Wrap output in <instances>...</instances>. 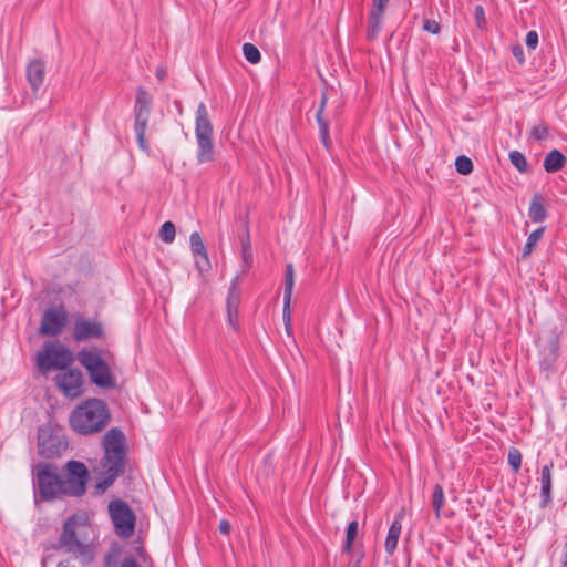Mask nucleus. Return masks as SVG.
<instances>
[{
    "label": "nucleus",
    "mask_w": 567,
    "mask_h": 567,
    "mask_svg": "<svg viewBox=\"0 0 567 567\" xmlns=\"http://www.w3.org/2000/svg\"><path fill=\"white\" fill-rule=\"evenodd\" d=\"M125 442L124 433L117 427H112L104 434L102 441L104 457L101 463V477L95 484V488L99 492H105L123 474L126 457Z\"/></svg>",
    "instance_id": "nucleus-1"
},
{
    "label": "nucleus",
    "mask_w": 567,
    "mask_h": 567,
    "mask_svg": "<svg viewBox=\"0 0 567 567\" xmlns=\"http://www.w3.org/2000/svg\"><path fill=\"white\" fill-rule=\"evenodd\" d=\"M106 403L100 399H87L78 405L70 415V425L79 434L101 432L110 422Z\"/></svg>",
    "instance_id": "nucleus-2"
},
{
    "label": "nucleus",
    "mask_w": 567,
    "mask_h": 567,
    "mask_svg": "<svg viewBox=\"0 0 567 567\" xmlns=\"http://www.w3.org/2000/svg\"><path fill=\"white\" fill-rule=\"evenodd\" d=\"M111 358L110 352H105V358L96 350H81L78 352V361L87 371L91 382L102 389L116 386V379L109 362Z\"/></svg>",
    "instance_id": "nucleus-3"
},
{
    "label": "nucleus",
    "mask_w": 567,
    "mask_h": 567,
    "mask_svg": "<svg viewBox=\"0 0 567 567\" xmlns=\"http://www.w3.org/2000/svg\"><path fill=\"white\" fill-rule=\"evenodd\" d=\"M213 125L205 103L200 102L196 111L195 135L198 146V164L214 161Z\"/></svg>",
    "instance_id": "nucleus-4"
},
{
    "label": "nucleus",
    "mask_w": 567,
    "mask_h": 567,
    "mask_svg": "<svg viewBox=\"0 0 567 567\" xmlns=\"http://www.w3.org/2000/svg\"><path fill=\"white\" fill-rule=\"evenodd\" d=\"M34 492L35 499L53 501L60 495H64L62 478L55 473L51 464L39 463L35 467Z\"/></svg>",
    "instance_id": "nucleus-5"
},
{
    "label": "nucleus",
    "mask_w": 567,
    "mask_h": 567,
    "mask_svg": "<svg viewBox=\"0 0 567 567\" xmlns=\"http://www.w3.org/2000/svg\"><path fill=\"white\" fill-rule=\"evenodd\" d=\"M72 352L60 342H45L37 353V365L43 371L64 370L73 363Z\"/></svg>",
    "instance_id": "nucleus-6"
},
{
    "label": "nucleus",
    "mask_w": 567,
    "mask_h": 567,
    "mask_svg": "<svg viewBox=\"0 0 567 567\" xmlns=\"http://www.w3.org/2000/svg\"><path fill=\"white\" fill-rule=\"evenodd\" d=\"M75 518L69 517L63 525L62 534L59 538V545L66 553L72 554L80 559L82 564H90L94 559V549L82 544L75 533Z\"/></svg>",
    "instance_id": "nucleus-7"
},
{
    "label": "nucleus",
    "mask_w": 567,
    "mask_h": 567,
    "mask_svg": "<svg viewBox=\"0 0 567 567\" xmlns=\"http://www.w3.org/2000/svg\"><path fill=\"white\" fill-rule=\"evenodd\" d=\"M152 96L145 89L138 87L136 92V101L134 105V131L141 150L148 151L150 145L145 137L150 115H151Z\"/></svg>",
    "instance_id": "nucleus-8"
},
{
    "label": "nucleus",
    "mask_w": 567,
    "mask_h": 567,
    "mask_svg": "<svg viewBox=\"0 0 567 567\" xmlns=\"http://www.w3.org/2000/svg\"><path fill=\"white\" fill-rule=\"evenodd\" d=\"M109 513L115 534L122 538L131 537L134 533L136 516L130 506L122 499H114L109 504Z\"/></svg>",
    "instance_id": "nucleus-9"
},
{
    "label": "nucleus",
    "mask_w": 567,
    "mask_h": 567,
    "mask_svg": "<svg viewBox=\"0 0 567 567\" xmlns=\"http://www.w3.org/2000/svg\"><path fill=\"white\" fill-rule=\"evenodd\" d=\"M66 476L62 480L64 495L82 496L86 491L89 481V471L86 466L79 461H69L65 465Z\"/></svg>",
    "instance_id": "nucleus-10"
},
{
    "label": "nucleus",
    "mask_w": 567,
    "mask_h": 567,
    "mask_svg": "<svg viewBox=\"0 0 567 567\" xmlns=\"http://www.w3.org/2000/svg\"><path fill=\"white\" fill-rule=\"evenodd\" d=\"M38 440L39 453L47 458L61 456L69 446L63 434L48 430H40Z\"/></svg>",
    "instance_id": "nucleus-11"
},
{
    "label": "nucleus",
    "mask_w": 567,
    "mask_h": 567,
    "mask_svg": "<svg viewBox=\"0 0 567 567\" xmlns=\"http://www.w3.org/2000/svg\"><path fill=\"white\" fill-rule=\"evenodd\" d=\"M59 390L70 399H75L83 393V374L79 369H68L54 378Z\"/></svg>",
    "instance_id": "nucleus-12"
},
{
    "label": "nucleus",
    "mask_w": 567,
    "mask_h": 567,
    "mask_svg": "<svg viewBox=\"0 0 567 567\" xmlns=\"http://www.w3.org/2000/svg\"><path fill=\"white\" fill-rule=\"evenodd\" d=\"M66 322L68 313L62 307L50 308L45 310L42 316L39 333L42 336L56 337L62 333Z\"/></svg>",
    "instance_id": "nucleus-13"
},
{
    "label": "nucleus",
    "mask_w": 567,
    "mask_h": 567,
    "mask_svg": "<svg viewBox=\"0 0 567 567\" xmlns=\"http://www.w3.org/2000/svg\"><path fill=\"white\" fill-rule=\"evenodd\" d=\"M105 337L103 324L99 321L78 319L73 326V338L78 342Z\"/></svg>",
    "instance_id": "nucleus-14"
},
{
    "label": "nucleus",
    "mask_w": 567,
    "mask_h": 567,
    "mask_svg": "<svg viewBox=\"0 0 567 567\" xmlns=\"http://www.w3.org/2000/svg\"><path fill=\"white\" fill-rule=\"evenodd\" d=\"M190 250L195 257L196 267L199 271H206L210 268V262L207 254L206 246L199 235L194 231L189 237Z\"/></svg>",
    "instance_id": "nucleus-15"
},
{
    "label": "nucleus",
    "mask_w": 567,
    "mask_h": 567,
    "mask_svg": "<svg viewBox=\"0 0 567 567\" xmlns=\"http://www.w3.org/2000/svg\"><path fill=\"white\" fill-rule=\"evenodd\" d=\"M27 80L33 92L42 86L45 76V63L40 59L31 60L27 65Z\"/></svg>",
    "instance_id": "nucleus-16"
},
{
    "label": "nucleus",
    "mask_w": 567,
    "mask_h": 567,
    "mask_svg": "<svg viewBox=\"0 0 567 567\" xmlns=\"http://www.w3.org/2000/svg\"><path fill=\"white\" fill-rule=\"evenodd\" d=\"M553 468H554V462L550 461L549 463L545 464L540 470V497L542 503L540 506L543 508L547 507L553 499L551 496V482H553Z\"/></svg>",
    "instance_id": "nucleus-17"
},
{
    "label": "nucleus",
    "mask_w": 567,
    "mask_h": 567,
    "mask_svg": "<svg viewBox=\"0 0 567 567\" xmlns=\"http://www.w3.org/2000/svg\"><path fill=\"white\" fill-rule=\"evenodd\" d=\"M402 517H403V512L399 513L394 520L392 522V524L390 525V528H389V532H388V536H386V539H385V551L389 554V555H392L396 547H398V542H399V537H400V534H401V530H402Z\"/></svg>",
    "instance_id": "nucleus-18"
},
{
    "label": "nucleus",
    "mask_w": 567,
    "mask_h": 567,
    "mask_svg": "<svg viewBox=\"0 0 567 567\" xmlns=\"http://www.w3.org/2000/svg\"><path fill=\"white\" fill-rule=\"evenodd\" d=\"M326 104H327V95H326V93H322L320 105L316 113V118H317V123L319 126L320 140H321L323 146L327 150H329L330 144H331L330 136H329V123L323 117V111H324Z\"/></svg>",
    "instance_id": "nucleus-19"
},
{
    "label": "nucleus",
    "mask_w": 567,
    "mask_h": 567,
    "mask_svg": "<svg viewBox=\"0 0 567 567\" xmlns=\"http://www.w3.org/2000/svg\"><path fill=\"white\" fill-rule=\"evenodd\" d=\"M566 161L565 155L560 151L553 150L544 159V168L548 173L558 172L565 166Z\"/></svg>",
    "instance_id": "nucleus-20"
},
{
    "label": "nucleus",
    "mask_w": 567,
    "mask_h": 567,
    "mask_svg": "<svg viewBox=\"0 0 567 567\" xmlns=\"http://www.w3.org/2000/svg\"><path fill=\"white\" fill-rule=\"evenodd\" d=\"M528 215H529V218L534 223H542L546 219L547 212L538 196L533 197L530 206H529Z\"/></svg>",
    "instance_id": "nucleus-21"
},
{
    "label": "nucleus",
    "mask_w": 567,
    "mask_h": 567,
    "mask_svg": "<svg viewBox=\"0 0 567 567\" xmlns=\"http://www.w3.org/2000/svg\"><path fill=\"white\" fill-rule=\"evenodd\" d=\"M237 281H238V277H235L229 287L227 302H226L227 310H230L233 312L235 310H238L239 305H240V291H239Z\"/></svg>",
    "instance_id": "nucleus-22"
},
{
    "label": "nucleus",
    "mask_w": 567,
    "mask_h": 567,
    "mask_svg": "<svg viewBox=\"0 0 567 567\" xmlns=\"http://www.w3.org/2000/svg\"><path fill=\"white\" fill-rule=\"evenodd\" d=\"M545 231L544 227H540L529 234L527 241L523 248L522 257L527 258L534 250L537 243L540 240Z\"/></svg>",
    "instance_id": "nucleus-23"
},
{
    "label": "nucleus",
    "mask_w": 567,
    "mask_h": 567,
    "mask_svg": "<svg viewBox=\"0 0 567 567\" xmlns=\"http://www.w3.org/2000/svg\"><path fill=\"white\" fill-rule=\"evenodd\" d=\"M383 21V14L370 12L369 17V28H368V39L373 40L378 37Z\"/></svg>",
    "instance_id": "nucleus-24"
},
{
    "label": "nucleus",
    "mask_w": 567,
    "mask_h": 567,
    "mask_svg": "<svg viewBox=\"0 0 567 567\" xmlns=\"http://www.w3.org/2000/svg\"><path fill=\"white\" fill-rule=\"evenodd\" d=\"M445 496L440 484H435L432 493V506L437 518L441 516V508L444 505Z\"/></svg>",
    "instance_id": "nucleus-25"
},
{
    "label": "nucleus",
    "mask_w": 567,
    "mask_h": 567,
    "mask_svg": "<svg viewBox=\"0 0 567 567\" xmlns=\"http://www.w3.org/2000/svg\"><path fill=\"white\" fill-rule=\"evenodd\" d=\"M295 270L291 264L286 267L284 299H291L295 285Z\"/></svg>",
    "instance_id": "nucleus-26"
},
{
    "label": "nucleus",
    "mask_w": 567,
    "mask_h": 567,
    "mask_svg": "<svg viewBox=\"0 0 567 567\" xmlns=\"http://www.w3.org/2000/svg\"><path fill=\"white\" fill-rule=\"evenodd\" d=\"M358 535V522L352 520L347 527L346 542L343 545V551L350 553L353 546V542Z\"/></svg>",
    "instance_id": "nucleus-27"
},
{
    "label": "nucleus",
    "mask_w": 567,
    "mask_h": 567,
    "mask_svg": "<svg viewBox=\"0 0 567 567\" xmlns=\"http://www.w3.org/2000/svg\"><path fill=\"white\" fill-rule=\"evenodd\" d=\"M176 235L175 225L172 221H165L159 230V237L164 243L171 244L174 241Z\"/></svg>",
    "instance_id": "nucleus-28"
},
{
    "label": "nucleus",
    "mask_w": 567,
    "mask_h": 567,
    "mask_svg": "<svg viewBox=\"0 0 567 567\" xmlns=\"http://www.w3.org/2000/svg\"><path fill=\"white\" fill-rule=\"evenodd\" d=\"M243 53L246 60L252 64L258 63L261 59L259 50L251 43H245L243 45Z\"/></svg>",
    "instance_id": "nucleus-29"
},
{
    "label": "nucleus",
    "mask_w": 567,
    "mask_h": 567,
    "mask_svg": "<svg viewBox=\"0 0 567 567\" xmlns=\"http://www.w3.org/2000/svg\"><path fill=\"white\" fill-rule=\"evenodd\" d=\"M511 163L522 173H525L528 168L526 157L518 151H512L509 153Z\"/></svg>",
    "instance_id": "nucleus-30"
},
{
    "label": "nucleus",
    "mask_w": 567,
    "mask_h": 567,
    "mask_svg": "<svg viewBox=\"0 0 567 567\" xmlns=\"http://www.w3.org/2000/svg\"><path fill=\"white\" fill-rule=\"evenodd\" d=\"M455 167L460 174L467 175L473 171V163L468 157L461 155L455 159Z\"/></svg>",
    "instance_id": "nucleus-31"
},
{
    "label": "nucleus",
    "mask_w": 567,
    "mask_h": 567,
    "mask_svg": "<svg viewBox=\"0 0 567 567\" xmlns=\"http://www.w3.org/2000/svg\"><path fill=\"white\" fill-rule=\"evenodd\" d=\"M558 358V347L555 342L550 343V348H549V355L547 358H545L542 362H540V365L545 369V370H551L553 367H554V363L556 362Z\"/></svg>",
    "instance_id": "nucleus-32"
},
{
    "label": "nucleus",
    "mask_w": 567,
    "mask_h": 567,
    "mask_svg": "<svg viewBox=\"0 0 567 567\" xmlns=\"http://www.w3.org/2000/svg\"><path fill=\"white\" fill-rule=\"evenodd\" d=\"M530 137L535 141H544L548 137V126L539 123L530 128Z\"/></svg>",
    "instance_id": "nucleus-33"
},
{
    "label": "nucleus",
    "mask_w": 567,
    "mask_h": 567,
    "mask_svg": "<svg viewBox=\"0 0 567 567\" xmlns=\"http://www.w3.org/2000/svg\"><path fill=\"white\" fill-rule=\"evenodd\" d=\"M508 464L513 467L514 472H518L522 465V453L518 449L512 447L507 455Z\"/></svg>",
    "instance_id": "nucleus-34"
},
{
    "label": "nucleus",
    "mask_w": 567,
    "mask_h": 567,
    "mask_svg": "<svg viewBox=\"0 0 567 567\" xmlns=\"http://www.w3.org/2000/svg\"><path fill=\"white\" fill-rule=\"evenodd\" d=\"M474 19L477 28L483 29L486 25L485 11L482 6H476L474 9Z\"/></svg>",
    "instance_id": "nucleus-35"
},
{
    "label": "nucleus",
    "mask_w": 567,
    "mask_h": 567,
    "mask_svg": "<svg viewBox=\"0 0 567 567\" xmlns=\"http://www.w3.org/2000/svg\"><path fill=\"white\" fill-rule=\"evenodd\" d=\"M290 301H291V299H284V311H282V317H284L286 330L288 333H290V320H291Z\"/></svg>",
    "instance_id": "nucleus-36"
},
{
    "label": "nucleus",
    "mask_w": 567,
    "mask_h": 567,
    "mask_svg": "<svg viewBox=\"0 0 567 567\" xmlns=\"http://www.w3.org/2000/svg\"><path fill=\"white\" fill-rule=\"evenodd\" d=\"M423 29L429 33L437 34L441 30V27L435 20L426 19L423 22Z\"/></svg>",
    "instance_id": "nucleus-37"
},
{
    "label": "nucleus",
    "mask_w": 567,
    "mask_h": 567,
    "mask_svg": "<svg viewBox=\"0 0 567 567\" xmlns=\"http://www.w3.org/2000/svg\"><path fill=\"white\" fill-rule=\"evenodd\" d=\"M526 45L528 49L534 50L538 44V34L536 31H529L526 34Z\"/></svg>",
    "instance_id": "nucleus-38"
},
{
    "label": "nucleus",
    "mask_w": 567,
    "mask_h": 567,
    "mask_svg": "<svg viewBox=\"0 0 567 567\" xmlns=\"http://www.w3.org/2000/svg\"><path fill=\"white\" fill-rule=\"evenodd\" d=\"M390 0H373L371 12L383 14Z\"/></svg>",
    "instance_id": "nucleus-39"
},
{
    "label": "nucleus",
    "mask_w": 567,
    "mask_h": 567,
    "mask_svg": "<svg viewBox=\"0 0 567 567\" xmlns=\"http://www.w3.org/2000/svg\"><path fill=\"white\" fill-rule=\"evenodd\" d=\"M252 258L250 243L247 239L245 243H243V259L245 264H249Z\"/></svg>",
    "instance_id": "nucleus-40"
},
{
    "label": "nucleus",
    "mask_w": 567,
    "mask_h": 567,
    "mask_svg": "<svg viewBox=\"0 0 567 567\" xmlns=\"http://www.w3.org/2000/svg\"><path fill=\"white\" fill-rule=\"evenodd\" d=\"M227 320L228 324L233 327L234 329H237L238 327V310H235L234 312L230 310H227Z\"/></svg>",
    "instance_id": "nucleus-41"
},
{
    "label": "nucleus",
    "mask_w": 567,
    "mask_h": 567,
    "mask_svg": "<svg viewBox=\"0 0 567 567\" xmlns=\"http://www.w3.org/2000/svg\"><path fill=\"white\" fill-rule=\"evenodd\" d=\"M512 53L513 55L517 59V61L519 63H523L525 58H524V51H523V48L520 45H515L513 47L512 49Z\"/></svg>",
    "instance_id": "nucleus-42"
},
{
    "label": "nucleus",
    "mask_w": 567,
    "mask_h": 567,
    "mask_svg": "<svg viewBox=\"0 0 567 567\" xmlns=\"http://www.w3.org/2000/svg\"><path fill=\"white\" fill-rule=\"evenodd\" d=\"M218 528H219V532L221 534L227 535V534H229L231 526H230V523L228 520L223 519L219 523Z\"/></svg>",
    "instance_id": "nucleus-43"
},
{
    "label": "nucleus",
    "mask_w": 567,
    "mask_h": 567,
    "mask_svg": "<svg viewBox=\"0 0 567 567\" xmlns=\"http://www.w3.org/2000/svg\"><path fill=\"white\" fill-rule=\"evenodd\" d=\"M121 567H141L135 559L133 558H125L122 564H121Z\"/></svg>",
    "instance_id": "nucleus-44"
},
{
    "label": "nucleus",
    "mask_w": 567,
    "mask_h": 567,
    "mask_svg": "<svg viewBox=\"0 0 567 567\" xmlns=\"http://www.w3.org/2000/svg\"><path fill=\"white\" fill-rule=\"evenodd\" d=\"M167 75V72L164 68L159 66L157 68L156 70V78L159 80V81H163Z\"/></svg>",
    "instance_id": "nucleus-45"
},
{
    "label": "nucleus",
    "mask_w": 567,
    "mask_h": 567,
    "mask_svg": "<svg viewBox=\"0 0 567 567\" xmlns=\"http://www.w3.org/2000/svg\"><path fill=\"white\" fill-rule=\"evenodd\" d=\"M58 567H68V566L61 563V564H59Z\"/></svg>",
    "instance_id": "nucleus-46"
},
{
    "label": "nucleus",
    "mask_w": 567,
    "mask_h": 567,
    "mask_svg": "<svg viewBox=\"0 0 567 567\" xmlns=\"http://www.w3.org/2000/svg\"><path fill=\"white\" fill-rule=\"evenodd\" d=\"M354 567H360V566H359V561L355 564V566H354Z\"/></svg>",
    "instance_id": "nucleus-47"
}]
</instances>
